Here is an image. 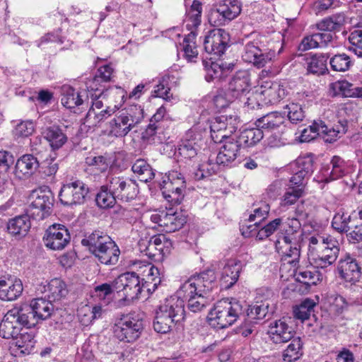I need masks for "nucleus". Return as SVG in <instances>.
<instances>
[{"label":"nucleus","instance_id":"obj_51","mask_svg":"<svg viewBox=\"0 0 362 362\" xmlns=\"http://www.w3.org/2000/svg\"><path fill=\"white\" fill-rule=\"evenodd\" d=\"M353 212L347 215L342 209H339L334 216L332 221L333 228L340 233H349Z\"/></svg>","mask_w":362,"mask_h":362},{"label":"nucleus","instance_id":"obj_23","mask_svg":"<svg viewBox=\"0 0 362 362\" xmlns=\"http://www.w3.org/2000/svg\"><path fill=\"white\" fill-rule=\"evenodd\" d=\"M259 94L264 97L265 104H276L286 95L285 87L279 82L264 81L259 89Z\"/></svg>","mask_w":362,"mask_h":362},{"label":"nucleus","instance_id":"obj_37","mask_svg":"<svg viewBox=\"0 0 362 362\" xmlns=\"http://www.w3.org/2000/svg\"><path fill=\"white\" fill-rule=\"evenodd\" d=\"M120 255L119 247L112 240L95 255L98 260L105 265H115Z\"/></svg>","mask_w":362,"mask_h":362},{"label":"nucleus","instance_id":"obj_26","mask_svg":"<svg viewBox=\"0 0 362 362\" xmlns=\"http://www.w3.org/2000/svg\"><path fill=\"white\" fill-rule=\"evenodd\" d=\"M111 240L112 238L106 233L95 230L86 234L82 239L81 244L95 256Z\"/></svg>","mask_w":362,"mask_h":362},{"label":"nucleus","instance_id":"obj_2","mask_svg":"<svg viewBox=\"0 0 362 362\" xmlns=\"http://www.w3.org/2000/svg\"><path fill=\"white\" fill-rule=\"evenodd\" d=\"M184 300L173 296L165 299L156 311L153 326L160 334L170 332L185 319Z\"/></svg>","mask_w":362,"mask_h":362},{"label":"nucleus","instance_id":"obj_16","mask_svg":"<svg viewBox=\"0 0 362 362\" xmlns=\"http://www.w3.org/2000/svg\"><path fill=\"white\" fill-rule=\"evenodd\" d=\"M71 236L68 229L62 224H53L45 231L43 242L52 250H62L69 243Z\"/></svg>","mask_w":362,"mask_h":362},{"label":"nucleus","instance_id":"obj_20","mask_svg":"<svg viewBox=\"0 0 362 362\" xmlns=\"http://www.w3.org/2000/svg\"><path fill=\"white\" fill-rule=\"evenodd\" d=\"M62 104L68 109L84 108L89 105V96L86 90L76 91L69 85H63L60 88Z\"/></svg>","mask_w":362,"mask_h":362},{"label":"nucleus","instance_id":"obj_25","mask_svg":"<svg viewBox=\"0 0 362 362\" xmlns=\"http://www.w3.org/2000/svg\"><path fill=\"white\" fill-rule=\"evenodd\" d=\"M199 141H201L200 134H196L194 129H189L179 146V154L187 160L194 158L200 148Z\"/></svg>","mask_w":362,"mask_h":362},{"label":"nucleus","instance_id":"obj_30","mask_svg":"<svg viewBox=\"0 0 362 362\" xmlns=\"http://www.w3.org/2000/svg\"><path fill=\"white\" fill-rule=\"evenodd\" d=\"M39 167V162L35 157L25 154L17 160L14 173L19 179H25L30 177Z\"/></svg>","mask_w":362,"mask_h":362},{"label":"nucleus","instance_id":"obj_27","mask_svg":"<svg viewBox=\"0 0 362 362\" xmlns=\"http://www.w3.org/2000/svg\"><path fill=\"white\" fill-rule=\"evenodd\" d=\"M241 264L235 259H228L221 271L220 284L222 288L228 289L238 281Z\"/></svg>","mask_w":362,"mask_h":362},{"label":"nucleus","instance_id":"obj_33","mask_svg":"<svg viewBox=\"0 0 362 362\" xmlns=\"http://www.w3.org/2000/svg\"><path fill=\"white\" fill-rule=\"evenodd\" d=\"M332 96L341 95L345 98L362 97V87H357L347 81H338L329 85Z\"/></svg>","mask_w":362,"mask_h":362},{"label":"nucleus","instance_id":"obj_9","mask_svg":"<svg viewBox=\"0 0 362 362\" xmlns=\"http://www.w3.org/2000/svg\"><path fill=\"white\" fill-rule=\"evenodd\" d=\"M27 213L34 219L42 220L49 216L54 203V196L49 189L33 190L30 197Z\"/></svg>","mask_w":362,"mask_h":362},{"label":"nucleus","instance_id":"obj_24","mask_svg":"<svg viewBox=\"0 0 362 362\" xmlns=\"http://www.w3.org/2000/svg\"><path fill=\"white\" fill-rule=\"evenodd\" d=\"M139 264V274L141 275V280L144 281L142 285L147 291H154L161 282L160 272L158 269L151 264Z\"/></svg>","mask_w":362,"mask_h":362},{"label":"nucleus","instance_id":"obj_36","mask_svg":"<svg viewBox=\"0 0 362 362\" xmlns=\"http://www.w3.org/2000/svg\"><path fill=\"white\" fill-rule=\"evenodd\" d=\"M202 5L197 0H194L191 6L187 9L184 22L188 30L195 31L202 22Z\"/></svg>","mask_w":362,"mask_h":362},{"label":"nucleus","instance_id":"obj_45","mask_svg":"<svg viewBox=\"0 0 362 362\" xmlns=\"http://www.w3.org/2000/svg\"><path fill=\"white\" fill-rule=\"evenodd\" d=\"M265 136L264 132L259 127L244 130L239 136H237L243 148L252 146L260 141Z\"/></svg>","mask_w":362,"mask_h":362},{"label":"nucleus","instance_id":"obj_35","mask_svg":"<svg viewBox=\"0 0 362 362\" xmlns=\"http://www.w3.org/2000/svg\"><path fill=\"white\" fill-rule=\"evenodd\" d=\"M30 217L27 213L10 219L7 224L8 233L14 236H25L31 227Z\"/></svg>","mask_w":362,"mask_h":362},{"label":"nucleus","instance_id":"obj_64","mask_svg":"<svg viewBox=\"0 0 362 362\" xmlns=\"http://www.w3.org/2000/svg\"><path fill=\"white\" fill-rule=\"evenodd\" d=\"M351 46L349 50L353 52L358 57H362V30H355L349 36Z\"/></svg>","mask_w":362,"mask_h":362},{"label":"nucleus","instance_id":"obj_52","mask_svg":"<svg viewBox=\"0 0 362 362\" xmlns=\"http://www.w3.org/2000/svg\"><path fill=\"white\" fill-rule=\"evenodd\" d=\"M211 137L215 142H221L226 138L231 137L226 131V126L224 120L222 119V115L216 117L212 121L211 126Z\"/></svg>","mask_w":362,"mask_h":362},{"label":"nucleus","instance_id":"obj_40","mask_svg":"<svg viewBox=\"0 0 362 362\" xmlns=\"http://www.w3.org/2000/svg\"><path fill=\"white\" fill-rule=\"evenodd\" d=\"M300 228V223L297 218H288L286 223L284 232L281 233L276 240L288 241L290 243L299 242L301 236Z\"/></svg>","mask_w":362,"mask_h":362},{"label":"nucleus","instance_id":"obj_11","mask_svg":"<svg viewBox=\"0 0 362 362\" xmlns=\"http://www.w3.org/2000/svg\"><path fill=\"white\" fill-rule=\"evenodd\" d=\"M28 316L22 312L21 308H13L4 315L0 323V336L4 339H15L21 332L23 327H28Z\"/></svg>","mask_w":362,"mask_h":362},{"label":"nucleus","instance_id":"obj_29","mask_svg":"<svg viewBox=\"0 0 362 362\" xmlns=\"http://www.w3.org/2000/svg\"><path fill=\"white\" fill-rule=\"evenodd\" d=\"M285 122L284 117L279 112H270L255 122V125L264 132L265 136L275 131H281Z\"/></svg>","mask_w":362,"mask_h":362},{"label":"nucleus","instance_id":"obj_62","mask_svg":"<svg viewBox=\"0 0 362 362\" xmlns=\"http://www.w3.org/2000/svg\"><path fill=\"white\" fill-rule=\"evenodd\" d=\"M282 224V218H276L258 229L256 238L259 240H264L273 235Z\"/></svg>","mask_w":362,"mask_h":362},{"label":"nucleus","instance_id":"obj_12","mask_svg":"<svg viewBox=\"0 0 362 362\" xmlns=\"http://www.w3.org/2000/svg\"><path fill=\"white\" fill-rule=\"evenodd\" d=\"M89 189L78 179H71L64 183L59 193L61 203L65 206H74L83 204Z\"/></svg>","mask_w":362,"mask_h":362},{"label":"nucleus","instance_id":"obj_54","mask_svg":"<svg viewBox=\"0 0 362 362\" xmlns=\"http://www.w3.org/2000/svg\"><path fill=\"white\" fill-rule=\"evenodd\" d=\"M316 305L317 302L314 300L308 298L304 299L300 305L293 308L294 317L302 321L308 320L314 312Z\"/></svg>","mask_w":362,"mask_h":362},{"label":"nucleus","instance_id":"obj_39","mask_svg":"<svg viewBox=\"0 0 362 362\" xmlns=\"http://www.w3.org/2000/svg\"><path fill=\"white\" fill-rule=\"evenodd\" d=\"M102 313L103 308L100 305L91 307L88 305H84L78 309L77 316L82 325L88 326L95 319L101 317Z\"/></svg>","mask_w":362,"mask_h":362},{"label":"nucleus","instance_id":"obj_8","mask_svg":"<svg viewBox=\"0 0 362 362\" xmlns=\"http://www.w3.org/2000/svg\"><path fill=\"white\" fill-rule=\"evenodd\" d=\"M242 11L240 0H223L209 15V23L214 26H223L237 18Z\"/></svg>","mask_w":362,"mask_h":362},{"label":"nucleus","instance_id":"obj_50","mask_svg":"<svg viewBox=\"0 0 362 362\" xmlns=\"http://www.w3.org/2000/svg\"><path fill=\"white\" fill-rule=\"evenodd\" d=\"M20 336H17L15 339L16 346L20 349L21 353L29 354L34 349L35 341V335L33 332H21Z\"/></svg>","mask_w":362,"mask_h":362},{"label":"nucleus","instance_id":"obj_57","mask_svg":"<svg viewBox=\"0 0 362 362\" xmlns=\"http://www.w3.org/2000/svg\"><path fill=\"white\" fill-rule=\"evenodd\" d=\"M206 70L205 78L208 82L214 80H221L225 76L223 66L217 62L203 61Z\"/></svg>","mask_w":362,"mask_h":362},{"label":"nucleus","instance_id":"obj_18","mask_svg":"<svg viewBox=\"0 0 362 362\" xmlns=\"http://www.w3.org/2000/svg\"><path fill=\"white\" fill-rule=\"evenodd\" d=\"M219 143L222 144V146L216 156L218 164L228 166L240 156L243 146L237 136L226 138Z\"/></svg>","mask_w":362,"mask_h":362},{"label":"nucleus","instance_id":"obj_1","mask_svg":"<svg viewBox=\"0 0 362 362\" xmlns=\"http://www.w3.org/2000/svg\"><path fill=\"white\" fill-rule=\"evenodd\" d=\"M214 279L212 271L191 276L181 285L176 296L187 300V307L190 311L200 312L209 303L207 294L213 288Z\"/></svg>","mask_w":362,"mask_h":362},{"label":"nucleus","instance_id":"obj_58","mask_svg":"<svg viewBox=\"0 0 362 362\" xmlns=\"http://www.w3.org/2000/svg\"><path fill=\"white\" fill-rule=\"evenodd\" d=\"M349 236L353 240L362 241V209L358 211H353Z\"/></svg>","mask_w":362,"mask_h":362},{"label":"nucleus","instance_id":"obj_61","mask_svg":"<svg viewBox=\"0 0 362 362\" xmlns=\"http://www.w3.org/2000/svg\"><path fill=\"white\" fill-rule=\"evenodd\" d=\"M327 302L330 310L337 314L343 313L352 304V302L346 300L345 298L337 293L329 295L327 296Z\"/></svg>","mask_w":362,"mask_h":362},{"label":"nucleus","instance_id":"obj_41","mask_svg":"<svg viewBox=\"0 0 362 362\" xmlns=\"http://www.w3.org/2000/svg\"><path fill=\"white\" fill-rule=\"evenodd\" d=\"M43 134L53 149L60 148L67 141V136L58 126L54 125L47 127Z\"/></svg>","mask_w":362,"mask_h":362},{"label":"nucleus","instance_id":"obj_14","mask_svg":"<svg viewBox=\"0 0 362 362\" xmlns=\"http://www.w3.org/2000/svg\"><path fill=\"white\" fill-rule=\"evenodd\" d=\"M110 190L114 193L117 199L128 202L134 199L139 193V187L136 181L124 177L109 174L107 176Z\"/></svg>","mask_w":362,"mask_h":362},{"label":"nucleus","instance_id":"obj_21","mask_svg":"<svg viewBox=\"0 0 362 362\" xmlns=\"http://www.w3.org/2000/svg\"><path fill=\"white\" fill-rule=\"evenodd\" d=\"M251 78L250 73L246 70L237 71L228 83V95L231 99L241 98L250 91Z\"/></svg>","mask_w":362,"mask_h":362},{"label":"nucleus","instance_id":"obj_44","mask_svg":"<svg viewBox=\"0 0 362 362\" xmlns=\"http://www.w3.org/2000/svg\"><path fill=\"white\" fill-rule=\"evenodd\" d=\"M117 199L114 193L110 190L107 179L106 178L105 185L101 186L100 191L96 195V204L101 209H109L115 206Z\"/></svg>","mask_w":362,"mask_h":362},{"label":"nucleus","instance_id":"obj_47","mask_svg":"<svg viewBox=\"0 0 362 362\" xmlns=\"http://www.w3.org/2000/svg\"><path fill=\"white\" fill-rule=\"evenodd\" d=\"M308 255L311 264L317 268L325 269L335 262V260H332L328 255H325L317 247H310Z\"/></svg>","mask_w":362,"mask_h":362},{"label":"nucleus","instance_id":"obj_49","mask_svg":"<svg viewBox=\"0 0 362 362\" xmlns=\"http://www.w3.org/2000/svg\"><path fill=\"white\" fill-rule=\"evenodd\" d=\"M269 211V204L264 202L253 210L248 218L250 222H254L253 225L247 226V228L250 230V232H252L261 226L262 221L267 218Z\"/></svg>","mask_w":362,"mask_h":362},{"label":"nucleus","instance_id":"obj_60","mask_svg":"<svg viewBox=\"0 0 362 362\" xmlns=\"http://www.w3.org/2000/svg\"><path fill=\"white\" fill-rule=\"evenodd\" d=\"M304 194L305 191L303 187H288L281 199L280 205L283 207L291 206Z\"/></svg>","mask_w":362,"mask_h":362},{"label":"nucleus","instance_id":"obj_56","mask_svg":"<svg viewBox=\"0 0 362 362\" xmlns=\"http://www.w3.org/2000/svg\"><path fill=\"white\" fill-rule=\"evenodd\" d=\"M197 32L191 31L185 37L183 40V51L185 57L188 62H194V59L197 57L198 50L195 43Z\"/></svg>","mask_w":362,"mask_h":362},{"label":"nucleus","instance_id":"obj_42","mask_svg":"<svg viewBox=\"0 0 362 362\" xmlns=\"http://www.w3.org/2000/svg\"><path fill=\"white\" fill-rule=\"evenodd\" d=\"M328 56L325 54H314L307 58V71L310 74L322 75L328 69L327 66Z\"/></svg>","mask_w":362,"mask_h":362},{"label":"nucleus","instance_id":"obj_19","mask_svg":"<svg viewBox=\"0 0 362 362\" xmlns=\"http://www.w3.org/2000/svg\"><path fill=\"white\" fill-rule=\"evenodd\" d=\"M337 271L339 276L345 281L359 286V285H356V283H361L360 281L361 272V267L355 258L349 255L344 258H341L338 262ZM360 287L362 288L361 286Z\"/></svg>","mask_w":362,"mask_h":362},{"label":"nucleus","instance_id":"obj_7","mask_svg":"<svg viewBox=\"0 0 362 362\" xmlns=\"http://www.w3.org/2000/svg\"><path fill=\"white\" fill-rule=\"evenodd\" d=\"M116 293L124 300L132 301L139 298L144 288L141 284L139 274L136 272H126L120 274L113 281Z\"/></svg>","mask_w":362,"mask_h":362},{"label":"nucleus","instance_id":"obj_5","mask_svg":"<svg viewBox=\"0 0 362 362\" xmlns=\"http://www.w3.org/2000/svg\"><path fill=\"white\" fill-rule=\"evenodd\" d=\"M242 310V305L238 301L222 299L211 310L209 315V324L217 329L226 328L238 320Z\"/></svg>","mask_w":362,"mask_h":362},{"label":"nucleus","instance_id":"obj_34","mask_svg":"<svg viewBox=\"0 0 362 362\" xmlns=\"http://www.w3.org/2000/svg\"><path fill=\"white\" fill-rule=\"evenodd\" d=\"M333 35L330 33H317L305 37L298 46L300 51H306L317 47H326L332 42Z\"/></svg>","mask_w":362,"mask_h":362},{"label":"nucleus","instance_id":"obj_31","mask_svg":"<svg viewBox=\"0 0 362 362\" xmlns=\"http://www.w3.org/2000/svg\"><path fill=\"white\" fill-rule=\"evenodd\" d=\"M23 290L21 279L0 280V299L11 301L16 300Z\"/></svg>","mask_w":362,"mask_h":362},{"label":"nucleus","instance_id":"obj_46","mask_svg":"<svg viewBox=\"0 0 362 362\" xmlns=\"http://www.w3.org/2000/svg\"><path fill=\"white\" fill-rule=\"evenodd\" d=\"M345 22L344 16L341 14H335L323 18L316 26L322 31L332 32L339 30Z\"/></svg>","mask_w":362,"mask_h":362},{"label":"nucleus","instance_id":"obj_55","mask_svg":"<svg viewBox=\"0 0 362 362\" xmlns=\"http://www.w3.org/2000/svg\"><path fill=\"white\" fill-rule=\"evenodd\" d=\"M295 276L298 281L306 285H316L322 279V274L318 271L301 268L296 269Z\"/></svg>","mask_w":362,"mask_h":362},{"label":"nucleus","instance_id":"obj_4","mask_svg":"<svg viewBox=\"0 0 362 362\" xmlns=\"http://www.w3.org/2000/svg\"><path fill=\"white\" fill-rule=\"evenodd\" d=\"M144 117V110L139 105H131L122 110L109 122L108 135L117 138L127 136L141 123Z\"/></svg>","mask_w":362,"mask_h":362},{"label":"nucleus","instance_id":"obj_38","mask_svg":"<svg viewBox=\"0 0 362 362\" xmlns=\"http://www.w3.org/2000/svg\"><path fill=\"white\" fill-rule=\"evenodd\" d=\"M47 298L51 301H60L66 298L69 293L66 283L60 279H52L45 288Z\"/></svg>","mask_w":362,"mask_h":362},{"label":"nucleus","instance_id":"obj_48","mask_svg":"<svg viewBox=\"0 0 362 362\" xmlns=\"http://www.w3.org/2000/svg\"><path fill=\"white\" fill-rule=\"evenodd\" d=\"M308 255L311 264L317 268L325 269L335 262V260H332L328 255H325L317 247H310Z\"/></svg>","mask_w":362,"mask_h":362},{"label":"nucleus","instance_id":"obj_28","mask_svg":"<svg viewBox=\"0 0 362 362\" xmlns=\"http://www.w3.org/2000/svg\"><path fill=\"white\" fill-rule=\"evenodd\" d=\"M276 252L281 256V259L294 266L298 262L300 252L298 242L290 243L281 240L275 242Z\"/></svg>","mask_w":362,"mask_h":362},{"label":"nucleus","instance_id":"obj_32","mask_svg":"<svg viewBox=\"0 0 362 362\" xmlns=\"http://www.w3.org/2000/svg\"><path fill=\"white\" fill-rule=\"evenodd\" d=\"M185 223L186 216L181 211H174L170 209L163 214L161 227L165 233H173L182 228Z\"/></svg>","mask_w":362,"mask_h":362},{"label":"nucleus","instance_id":"obj_59","mask_svg":"<svg viewBox=\"0 0 362 362\" xmlns=\"http://www.w3.org/2000/svg\"><path fill=\"white\" fill-rule=\"evenodd\" d=\"M113 112L114 111L109 107L99 112L94 111L93 109H89L84 119V123L88 127H96L100 122L107 119Z\"/></svg>","mask_w":362,"mask_h":362},{"label":"nucleus","instance_id":"obj_10","mask_svg":"<svg viewBox=\"0 0 362 362\" xmlns=\"http://www.w3.org/2000/svg\"><path fill=\"white\" fill-rule=\"evenodd\" d=\"M142 329L141 320L132 315H122L115 320L113 333L119 341L132 342L139 337Z\"/></svg>","mask_w":362,"mask_h":362},{"label":"nucleus","instance_id":"obj_63","mask_svg":"<svg viewBox=\"0 0 362 362\" xmlns=\"http://www.w3.org/2000/svg\"><path fill=\"white\" fill-rule=\"evenodd\" d=\"M331 68L335 71H346L352 66V62L346 54H335L330 59Z\"/></svg>","mask_w":362,"mask_h":362},{"label":"nucleus","instance_id":"obj_53","mask_svg":"<svg viewBox=\"0 0 362 362\" xmlns=\"http://www.w3.org/2000/svg\"><path fill=\"white\" fill-rule=\"evenodd\" d=\"M303 343L300 337L294 338L283 354L285 361L293 362L299 359L303 355Z\"/></svg>","mask_w":362,"mask_h":362},{"label":"nucleus","instance_id":"obj_22","mask_svg":"<svg viewBox=\"0 0 362 362\" xmlns=\"http://www.w3.org/2000/svg\"><path fill=\"white\" fill-rule=\"evenodd\" d=\"M268 333L274 343L282 344L292 339L295 332L288 325L286 319L282 318L270 323Z\"/></svg>","mask_w":362,"mask_h":362},{"label":"nucleus","instance_id":"obj_17","mask_svg":"<svg viewBox=\"0 0 362 362\" xmlns=\"http://www.w3.org/2000/svg\"><path fill=\"white\" fill-rule=\"evenodd\" d=\"M229 34L223 29L214 28L208 32L204 40V50L209 54L222 55L229 42Z\"/></svg>","mask_w":362,"mask_h":362},{"label":"nucleus","instance_id":"obj_43","mask_svg":"<svg viewBox=\"0 0 362 362\" xmlns=\"http://www.w3.org/2000/svg\"><path fill=\"white\" fill-rule=\"evenodd\" d=\"M132 170L137 175L139 180L144 182H148L155 177L153 169L144 159H137L133 164Z\"/></svg>","mask_w":362,"mask_h":362},{"label":"nucleus","instance_id":"obj_15","mask_svg":"<svg viewBox=\"0 0 362 362\" xmlns=\"http://www.w3.org/2000/svg\"><path fill=\"white\" fill-rule=\"evenodd\" d=\"M25 317L28 316V327H33L39 320H45L51 317L54 310L52 301L42 298L31 300L29 305L21 308Z\"/></svg>","mask_w":362,"mask_h":362},{"label":"nucleus","instance_id":"obj_13","mask_svg":"<svg viewBox=\"0 0 362 362\" xmlns=\"http://www.w3.org/2000/svg\"><path fill=\"white\" fill-rule=\"evenodd\" d=\"M346 131V126L342 124L328 127L324 122L319 120L303 129L300 138L302 142H309L315 139L317 136L322 135L327 142L331 143L337 139L339 134H344Z\"/></svg>","mask_w":362,"mask_h":362},{"label":"nucleus","instance_id":"obj_6","mask_svg":"<svg viewBox=\"0 0 362 362\" xmlns=\"http://www.w3.org/2000/svg\"><path fill=\"white\" fill-rule=\"evenodd\" d=\"M160 186L162 194L168 202L173 205L181 203L186 188L185 180L181 173L177 170L169 171L163 177Z\"/></svg>","mask_w":362,"mask_h":362},{"label":"nucleus","instance_id":"obj_3","mask_svg":"<svg viewBox=\"0 0 362 362\" xmlns=\"http://www.w3.org/2000/svg\"><path fill=\"white\" fill-rule=\"evenodd\" d=\"M242 59L257 68H262L272 62L276 52L267 47L266 37L257 33H252L243 41Z\"/></svg>","mask_w":362,"mask_h":362}]
</instances>
